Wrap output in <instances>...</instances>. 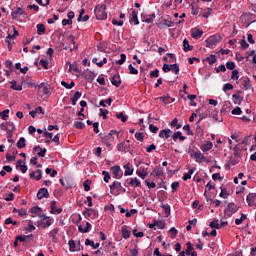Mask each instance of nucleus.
<instances>
[{
	"mask_svg": "<svg viewBox=\"0 0 256 256\" xmlns=\"http://www.w3.org/2000/svg\"><path fill=\"white\" fill-rule=\"evenodd\" d=\"M94 13L98 21H104L107 19V6L105 4L97 5L94 9Z\"/></svg>",
	"mask_w": 256,
	"mask_h": 256,
	"instance_id": "nucleus-1",
	"label": "nucleus"
},
{
	"mask_svg": "<svg viewBox=\"0 0 256 256\" xmlns=\"http://www.w3.org/2000/svg\"><path fill=\"white\" fill-rule=\"evenodd\" d=\"M239 211V206L235 202H230L224 209L225 217H231Z\"/></svg>",
	"mask_w": 256,
	"mask_h": 256,
	"instance_id": "nucleus-2",
	"label": "nucleus"
},
{
	"mask_svg": "<svg viewBox=\"0 0 256 256\" xmlns=\"http://www.w3.org/2000/svg\"><path fill=\"white\" fill-rule=\"evenodd\" d=\"M38 88V95L39 97H50L51 95V88L45 84V82H42L40 85L35 86Z\"/></svg>",
	"mask_w": 256,
	"mask_h": 256,
	"instance_id": "nucleus-3",
	"label": "nucleus"
},
{
	"mask_svg": "<svg viewBox=\"0 0 256 256\" xmlns=\"http://www.w3.org/2000/svg\"><path fill=\"white\" fill-rule=\"evenodd\" d=\"M113 135H119V132L111 130L110 133L102 138L103 145L106 147H111V143L115 141V137H113Z\"/></svg>",
	"mask_w": 256,
	"mask_h": 256,
	"instance_id": "nucleus-4",
	"label": "nucleus"
},
{
	"mask_svg": "<svg viewBox=\"0 0 256 256\" xmlns=\"http://www.w3.org/2000/svg\"><path fill=\"white\" fill-rule=\"evenodd\" d=\"M220 42H221V36L212 35L206 39V47L213 49V47H215Z\"/></svg>",
	"mask_w": 256,
	"mask_h": 256,
	"instance_id": "nucleus-5",
	"label": "nucleus"
},
{
	"mask_svg": "<svg viewBox=\"0 0 256 256\" xmlns=\"http://www.w3.org/2000/svg\"><path fill=\"white\" fill-rule=\"evenodd\" d=\"M30 212L32 215H37L42 221H45L47 219V216L43 213V209H41L39 206H33L30 209Z\"/></svg>",
	"mask_w": 256,
	"mask_h": 256,
	"instance_id": "nucleus-6",
	"label": "nucleus"
},
{
	"mask_svg": "<svg viewBox=\"0 0 256 256\" xmlns=\"http://www.w3.org/2000/svg\"><path fill=\"white\" fill-rule=\"evenodd\" d=\"M190 157H192V159H195L196 163H201L202 159H205V156H203L201 151L195 152V150L190 151Z\"/></svg>",
	"mask_w": 256,
	"mask_h": 256,
	"instance_id": "nucleus-7",
	"label": "nucleus"
},
{
	"mask_svg": "<svg viewBox=\"0 0 256 256\" xmlns=\"http://www.w3.org/2000/svg\"><path fill=\"white\" fill-rule=\"evenodd\" d=\"M50 207H51V213L52 214H57L59 215L60 213H63V209L57 208V202L55 200L50 202Z\"/></svg>",
	"mask_w": 256,
	"mask_h": 256,
	"instance_id": "nucleus-8",
	"label": "nucleus"
},
{
	"mask_svg": "<svg viewBox=\"0 0 256 256\" xmlns=\"http://www.w3.org/2000/svg\"><path fill=\"white\" fill-rule=\"evenodd\" d=\"M49 197V190L47 188H41L37 193L38 199H48Z\"/></svg>",
	"mask_w": 256,
	"mask_h": 256,
	"instance_id": "nucleus-9",
	"label": "nucleus"
},
{
	"mask_svg": "<svg viewBox=\"0 0 256 256\" xmlns=\"http://www.w3.org/2000/svg\"><path fill=\"white\" fill-rule=\"evenodd\" d=\"M256 199V193H249L246 197V201L249 207H254Z\"/></svg>",
	"mask_w": 256,
	"mask_h": 256,
	"instance_id": "nucleus-10",
	"label": "nucleus"
},
{
	"mask_svg": "<svg viewBox=\"0 0 256 256\" xmlns=\"http://www.w3.org/2000/svg\"><path fill=\"white\" fill-rule=\"evenodd\" d=\"M111 83L114 87H121V76H119V73L113 75Z\"/></svg>",
	"mask_w": 256,
	"mask_h": 256,
	"instance_id": "nucleus-11",
	"label": "nucleus"
},
{
	"mask_svg": "<svg viewBox=\"0 0 256 256\" xmlns=\"http://www.w3.org/2000/svg\"><path fill=\"white\" fill-rule=\"evenodd\" d=\"M141 18L144 23H153L155 21V14H142Z\"/></svg>",
	"mask_w": 256,
	"mask_h": 256,
	"instance_id": "nucleus-12",
	"label": "nucleus"
},
{
	"mask_svg": "<svg viewBox=\"0 0 256 256\" xmlns=\"http://www.w3.org/2000/svg\"><path fill=\"white\" fill-rule=\"evenodd\" d=\"M129 149H131V147L129 146V144L125 143V142H121L117 145V150L120 152H124L127 153V151H129Z\"/></svg>",
	"mask_w": 256,
	"mask_h": 256,
	"instance_id": "nucleus-13",
	"label": "nucleus"
},
{
	"mask_svg": "<svg viewBox=\"0 0 256 256\" xmlns=\"http://www.w3.org/2000/svg\"><path fill=\"white\" fill-rule=\"evenodd\" d=\"M201 151L207 153V151H211L213 149V143L211 141H207L200 146Z\"/></svg>",
	"mask_w": 256,
	"mask_h": 256,
	"instance_id": "nucleus-14",
	"label": "nucleus"
},
{
	"mask_svg": "<svg viewBox=\"0 0 256 256\" xmlns=\"http://www.w3.org/2000/svg\"><path fill=\"white\" fill-rule=\"evenodd\" d=\"M171 129H163L159 132L160 139H169L171 137Z\"/></svg>",
	"mask_w": 256,
	"mask_h": 256,
	"instance_id": "nucleus-15",
	"label": "nucleus"
},
{
	"mask_svg": "<svg viewBox=\"0 0 256 256\" xmlns=\"http://www.w3.org/2000/svg\"><path fill=\"white\" fill-rule=\"evenodd\" d=\"M114 179H121V168L119 166H113L111 168Z\"/></svg>",
	"mask_w": 256,
	"mask_h": 256,
	"instance_id": "nucleus-16",
	"label": "nucleus"
},
{
	"mask_svg": "<svg viewBox=\"0 0 256 256\" xmlns=\"http://www.w3.org/2000/svg\"><path fill=\"white\" fill-rule=\"evenodd\" d=\"M128 185H130V187H141V180L137 177L130 178Z\"/></svg>",
	"mask_w": 256,
	"mask_h": 256,
	"instance_id": "nucleus-17",
	"label": "nucleus"
},
{
	"mask_svg": "<svg viewBox=\"0 0 256 256\" xmlns=\"http://www.w3.org/2000/svg\"><path fill=\"white\" fill-rule=\"evenodd\" d=\"M11 15H12L13 19H17V17H19V15H25V11H23L22 8L18 7V8H16V10L12 11Z\"/></svg>",
	"mask_w": 256,
	"mask_h": 256,
	"instance_id": "nucleus-18",
	"label": "nucleus"
},
{
	"mask_svg": "<svg viewBox=\"0 0 256 256\" xmlns=\"http://www.w3.org/2000/svg\"><path fill=\"white\" fill-rule=\"evenodd\" d=\"M132 16L130 18V23H134V25H139V18L137 17V11L135 9H132Z\"/></svg>",
	"mask_w": 256,
	"mask_h": 256,
	"instance_id": "nucleus-19",
	"label": "nucleus"
},
{
	"mask_svg": "<svg viewBox=\"0 0 256 256\" xmlns=\"http://www.w3.org/2000/svg\"><path fill=\"white\" fill-rule=\"evenodd\" d=\"M232 99L235 105H241V103H243V96L239 94H233Z\"/></svg>",
	"mask_w": 256,
	"mask_h": 256,
	"instance_id": "nucleus-20",
	"label": "nucleus"
},
{
	"mask_svg": "<svg viewBox=\"0 0 256 256\" xmlns=\"http://www.w3.org/2000/svg\"><path fill=\"white\" fill-rule=\"evenodd\" d=\"M78 231L80 233H89L91 231V223L87 222L85 228H83V226L79 225Z\"/></svg>",
	"mask_w": 256,
	"mask_h": 256,
	"instance_id": "nucleus-21",
	"label": "nucleus"
},
{
	"mask_svg": "<svg viewBox=\"0 0 256 256\" xmlns=\"http://www.w3.org/2000/svg\"><path fill=\"white\" fill-rule=\"evenodd\" d=\"M95 77H97V74L95 72H88L85 75V79L86 81H88V83H93Z\"/></svg>",
	"mask_w": 256,
	"mask_h": 256,
	"instance_id": "nucleus-22",
	"label": "nucleus"
},
{
	"mask_svg": "<svg viewBox=\"0 0 256 256\" xmlns=\"http://www.w3.org/2000/svg\"><path fill=\"white\" fill-rule=\"evenodd\" d=\"M191 37H193V39H201V37H203V31L199 29L192 30Z\"/></svg>",
	"mask_w": 256,
	"mask_h": 256,
	"instance_id": "nucleus-23",
	"label": "nucleus"
},
{
	"mask_svg": "<svg viewBox=\"0 0 256 256\" xmlns=\"http://www.w3.org/2000/svg\"><path fill=\"white\" fill-rule=\"evenodd\" d=\"M16 146L18 147V149H25V147H27L25 137H21L16 143Z\"/></svg>",
	"mask_w": 256,
	"mask_h": 256,
	"instance_id": "nucleus-24",
	"label": "nucleus"
},
{
	"mask_svg": "<svg viewBox=\"0 0 256 256\" xmlns=\"http://www.w3.org/2000/svg\"><path fill=\"white\" fill-rule=\"evenodd\" d=\"M10 84H11L10 89H13V91H23V86L21 85L17 86V81L12 80Z\"/></svg>",
	"mask_w": 256,
	"mask_h": 256,
	"instance_id": "nucleus-25",
	"label": "nucleus"
},
{
	"mask_svg": "<svg viewBox=\"0 0 256 256\" xmlns=\"http://www.w3.org/2000/svg\"><path fill=\"white\" fill-rule=\"evenodd\" d=\"M122 237L124 239H129L131 237V231L127 229V226H123L121 229Z\"/></svg>",
	"mask_w": 256,
	"mask_h": 256,
	"instance_id": "nucleus-26",
	"label": "nucleus"
},
{
	"mask_svg": "<svg viewBox=\"0 0 256 256\" xmlns=\"http://www.w3.org/2000/svg\"><path fill=\"white\" fill-rule=\"evenodd\" d=\"M136 175H138V177H140L141 179H145L147 175H149V173H147V169L142 168L136 171Z\"/></svg>",
	"mask_w": 256,
	"mask_h": 256,
	"instance_id": "nucleus-27",
	"label": "nucleus"
},
{
	"mask_svg": "<svg viewBox=\"0 0 256 256\" xmlns=\"http://www.w3.org/2000/svg\"><path fill=\"white\" fill-rule=\"evenodd\" d=\"M183 47H184L185 53H187L188 51H193V46H191V45L189 44V40H187V38H185V39L183 40Z\"/></svg>",
	"mask_w": 256,
	"mask_h": 256,
	"instance_id": "nucleus-28",
	"label": "nucleus"
},
{
	"mask_svg": "<svg viewBox=\"0 0 256 256\" xmlns=\"http://www.w3.org/2000/svg\"><path fill=\"white\" fill-rule=\"evenodd\" d=\"M57 233H59V228H54L49 233L50 237H52L53 243H57Z\"/></svg>",
	"mask_w": 256,
	"mask_h": 256,
	"instance_id": "nucleus-29",
	"label": "nucleus"
},
{
	"mask_svg": "<svg viewBox=\"0 0 256 256\" xmlns=\"http://www.w3.org/2000/svg\"><path fill=\"white\" fill-rule=\"evenodd\" d=\"M124 169H125V172H124L125 177H127L129 175H133V168H131V164L130 163L125 164L124 165Z\"/></svg>",
	"mask_w": 256,
	"mask_h": 256,
	"instance_id": "nucleus-30",
	"label": "nucleus"
},
{
	"mask_svg": "<svg viewBox=\"0 0 256 256\" xmlns=\"http://www.w3.org/2000/svg\"><path fill=\"white\" fill-rule=\"evenodd\" d=\"M121 182L114 181L112 185H110V190L115 191L117 189L118 191H121Z\"/></svg>",
	"mask_w": 256,
	"mask_h": 256,
	"instance_id": "nucleus-31",
	"label": "nucleus"
},
{
	"mask_svg": "<svg viewBox=\"0 0 256 256\" xmlns=\"http://www.w3.org/2000/svg\"><path fill=\"white\" fill-rule=\"evenodd\" d=\"M81 97V92L77 91L75 92L74 96L71 98L72 105H77V101H79Z\"/></svg>",
	"mask_w": 256,
	"mask_h": 256,
	"instance_id": "nucleus-32",
	"label": "nucleus"
},
{
	"mask_svg": "<svg viewBox=\"0 0 256 256\" xmlns=\"http://www.w3.org/2000/svg\"><path fill=\"white\" fill-rule=\"evenodd\" d=\"M203 61H208L209 65H213L214 63H217V57L215 55H210Z\"/></svg>",
	"mask_w": 256,
	"mask_h": 256,
	"instance_id": "nucleus-33",
	"label": "nucleus"
},
{
	"mask_svg": "<svg viewBox=\"0 0 256 256\" xmlns=\"http://www.w3.org/2000/svg\"><path fill=\"white\" fill-rule=\"evenodd\" d=\"M187 99H189L191 107H197V102H195L197 95H188Z\"/></svg>",
	"mask_w": 256,
	"mask_h": 256,
	"instance_id": "nucleus-34",
	"label": "nucleus"
},
{
	"mask_svg": "<svg viewBox=\"0 0 256 256\" xmlns=\"http://www.w3.org/2000/svg\"><path fill=\"white\" fill-rule=\"evenodd\" d=\"M209 226L211 229H221V225L219 224V220L214 219L212 222H210Z\"/></svg>",
	"mask_w": 256,
	"mask_h": 256,
	"instance_id": "nucleus-35",
	"label": "nucleus"
},
{
	"mask_svg": "<svg viewBox=\"0 0 256 256\" xmlns=\"http://www.w3.org/2000/svg\"><path fill=\"white\" fill-rule=\"evenodd\" d=\"M243 87L246 91H248V89H252L253 91V87H251V80L249 78L244 79Z\"/></svg>",
	"mask_w": 256,
	"mask_h": 256,
	"instance_id": "nucleus-36",
	"label": "nucleus"
},
{
	"mask_svg": "<svg viewBox=\"0 0 256 256\" xmlns=\"http://www.w3.org/2000/svg\"><path fill=\"white\" fill-rule=\"evenodd\" d=\"M14 125L13 122L9 121V122H4L0 125L1 130L2 131H9V127H11V125Z\"/></svg>",
	"mask_w": 256,
	"mask_h": 256,
	"instance_id": "nucleus-37",
	"label": "nucleus"
},
{
	"mask_svg": "<svg viewBox=\"0 0 256 256\" xmlns=\"http://www.w3.org/2000/svg\"><path fill=\"white\" fill-rule=\"evenodd\" d=\"M11 129L7 131V139H12L13 138V131H15V124H9Z\"/></svg>",
	"mask_w": 256,
	"mask_h": 256,
	"instance_id": "nucleus-38",
	"label": "nucleus"
},
{
	"mask_svg": "<svg viewBox=\"0 0 256 256\" xmlns=\"http://www.w3.org/2000/svg\"><path fill=\"white\" fill-rule=\"evenodd\" d=\"M62 87H65V89H73V86L75 85V82L72 81L70 84L67 83L66 81L62 80L61 81Z\"/></svg>",
	"mask_w": 256,
	"mask_h": 256,
	"instance_id": "nucleus-39",
	"label": "nucleus"
},
{
	"mask_svg": "<svg viewBox=\"0 0 256 256\" xmlns=\"http://www.w3.org/2000/svg\"><path fill=\"white\" fill-rule=\"evenodd\" d=\"M36 28H37L38 35H43V33H45V25L37 24Z\"/></svg>",
	"mask_w": 256,
	"mask_h": 256,
	"instance_id": "nucleus-40",
	"label": "nucleus"
},
{
	"mask_svg": "<svg viewBox=\"0 0 256 256\" xmlns=\"http://www.w3.org/2000/svg\"><path fill=\"white\" fill-rule=\"evenodd\" d=\"M195 173V169H190L188 173H185L183 175V181H188V179H191V175Z\"/></svg>",
	"mask_w": 256,
	"mask_h": 256,
	"instance_id": "nucleus-41",
	"label": "nucleus"
},
{
	"mask_svg": "<svg viewBox=\"0 0 256 256\" xmlns=\"http://www.w3.org/2000/svg\"><path fill=\"white\" fill-rule=\"evenodd\" d=\"M69 41L74 45L73 48H70V51H75V49H78V46L75 44V36L69 35L68 36Z\"/></svg>",
	"mask_w": 256,
	"mask_h": 256,
	"instance_id": "nucleus-42",
	"label": "nucleus"
},
{
	"mask_svg": "<svg viewBox=\"0 0 256 256\" xmlns=\"http://www.w3.org/2000/svg\"><path fill=\"white\" fill-rule=\"evenodd\" d=\"M212 13L213 9L206 8L205 11L202 13V17H204V19H208L209 15H212Z\"/></svg>",
	"mask_w": 256,
	"mask_h": 256,
	"instance_id": "nucleus-43",
	"label": "nucleus"
},
{
	"mask_svg": "<svg viewBox=\"0 0 256 256\" xmlns=\"http://www.w3.org/2000/svg\"><path fill=\"white\" fill-rule=\"evenodd\" d=\"M170 71L175 73V75H179V65L178 64H171Z\"/></svg>",
	"mask_w": 256,
	"mask_h": 256,
	"instance_id": "nucleus-44",
	"label": "nucleus"
},
{
	"mask_svg": "<svg viewBox=\"0 0 256 256\" xmlns=\"http://www.w3.org/2000/svg\"><path fill=\"white\" fill-rule=\"evenodd\" d=\"M128 69H129L130 75H137L139 73V70L133 67V64H129Z\"/></svg>",
	"mask_w": 256,
	"mask_h": 256,
	"instance_id": "nucleus-45",
	"label": "nucleus"
},
{
	"mask_svg": "<svg viewBox=\"0 0 256 256\" xmlns=\"http://www.w3.org/2000/svg\"><path fill=\"white\" fill-rule=\"evenodd\" d=\"M116 118L120 119L122 121V123H126L127 122V116H125L123 114V112L116 113Z\"/></svg>",
	"mask_w": 256,
	"mask_h": 256,
	"instance_id": "nucleus-46",
	"label": "nucleus"
},
{
	"mask_svg": "<svg viewBox=\"0 0 256 256\" xmlns=\"http://www.w3.org/2000/svg\"><path fill=\"white\" fill-rule=\"evenodd\" d=\"M233 156L236 157V159H241V149L235 147L233 150Z\"/></svg>",
	"mask_w": 256,
	"mask_h": 256,
	"instance_id": "nucleus-47",
	"label": "nucleus"
},
{
	"mask_svg": "<svg viewBox=\"0 0 256 256\" xmlns=\"http://www.w3.org/2000/svg\"><path fill=\"white\" fill-rule=\"evenodd\" d=\"M0 117H2L3 121H7V118L9 117V109L0 112Z\"/></svg>",
	"mask_w": 256,
	"mask_h": 256,
	"instance_id": "nucleus-48",
	"label": "nucleus"
},
{
	"mask_svg": "<svg viewBox=\"0 0 256 256\" xmlns=\"http://www.w3.org/2000/svg\"><path fill=\"white\" fill-rule=\"evenodd\" d=\"M84 191H91V181L86 180L83 182Z\"/></svg>",
	"mask_w": 256,
	"mask_h": 256,
	"instance_id": "nucleus-49",
	"label": "nucleus"
},
{
	"mask_svg": "<svg viewBox=\"0 0 256 256\" xmlns=\"http://www.w3.org/2000/svg\"><path fill=\"white\" fill-rule=\"evenodd\" d=\"M222 91H224V92L233 91V84H231V83L224 84Z\"/></svg>",
	"mask_w": 256,
	"mask_h": 256,
	"instance_id": "nucleus-50",
	"label": "nucleus"
},
{
	"mask_svg": "<svg viewBox=\"0 0 256 256\" xmlns=\"http://www.w3.org/2000/svg\"><path fill=\"white\" fill-rule=\"evenodd\" d=\"M100 117H103V119H107V115H109V110L100 108Z\"/></svg>",
	"mask_w": 256,
	"mask_h": 256,
	"instance_id": "nucleus-51",
	"label": "nucleus"
},
{
	"mask_svg": "<svg viewBox=\"0 0 256 256\" xmlns=\"http://www.w3.org/2000/svg\"><path fill=\"white\" fill-rule=\"evenodd\" d=\"M35 180L36 181H41V179L43 178V171L41 170H36L35 171Z\"/></svg>",
	"mask_w": 256,
	"mask_h": 256,
	"instance_id": "nucleus-52",
	"label": "nucleus"
},
{
	"mask_svg": "<svg viewBox=\"0 0 256 256\" xmlns=\"http://www.w3.org/2000/svg\"><path fill=\"white\" fill-rule=\"evenodd\" d=\"M171 127H176V129H181V124H179V120H177V118H174L172 120Z\"/></svg>",
	"mask_w": 256,
	"mask_h": 256,
	"instance_id": "nucleus-53",
	"label": "nucleus"
},
{
	"mask_svg": "<svg viewBox=\"0 0 256 256\" xmlns=\"http://www.w3.org/2000/svg\"><path fill=\"white\" fill-rule=\"evenodd\" d=\"M74 127L76 129H85V123L81 122V121H76L74 123Z\"/></svg>",
	"mask_w": 256,
	"mask_h": 256,
	"instance_id": "nucleus-54",
	"label": "nucleus"
},
{
	"mask_svg": "<svg viewBox=\"0 0 256 256\" xmlns=\"http://www.w3.org/2000/svg\"><path fill=\"white\" fill-rule=\"evenodd\" d=\"M186 245H187V249L185 251L186 255H191V253H192L191 251H193V249H194L193 245L191 244V242H187Z\"/></svg>",
	"mask_w": 256,
	"mask_h": 256,
	"instance_id": "nucleus-55",
	"label": "nucleus"
},
{
	"mask_svg": "<svg viewBox=\"0 0 256 256\" xmlns=\"http://www.w3.org/2000/svg\"><path fill=\"white\" fill-rule=\"evenodd\" d=\"M163 25H164L165 27H174V26H175V22H173V21H171V20H166V19H164V20H163Z\"/></svg>",
	"mask_w": 256,
	"mask_h": 256,
	"instance_id": "nucleus-56",
	"label": "nucleus"
},
{
	"mask_svg": "<svg viewBox=\"0 0 256 256\" xmlns=\"http://www.w3.org/2000/svg\"><path fill=\"white\" fill-rule=\"evenodd\" d=\"M172 193H177V190L179 189V182H173L171 184Z\"/></svg>",
	"mask_w": 256,
	"mask_h": 256,
	"instance_id": "nucleus-57",
	"label": "nucleus"
},
{
	"mask_svg": "<svg viewBox=\"0 0 256 256\" xmlns=\"http://www.w3.org/2000/svg\"><path fill=\"white\" fill-rule=\"evenodd\" d=\"M135 138L137 139V141H143V139H145V136L143 135V132H136Z\"/></svg>",
	"mask_w": 256,
	"mask_h": 256,
	"instance_id": "nucleus-58",
	"label": "nucleus"
},
{
	"mask_svg": "<svg viewBox=\"0 0 256 256\" xmlns=\"http://www.w3.org/2000/svg\"><path fill=\"white\" fill-rule=\"evenodd\" d=\"M240 45L242 49H248L249 48V43L245 40V37L240 41Z\"/></svg>",
	"mask_w": 256,
	"mask_h": 256,
	"instance_id": "nucleus-59",
	"label": "nucleus"
},
{
	"mask_svg": "<svg viewBox=\"0 0 256 256\" xmlns=\"http://www.w3.org/2000/svg\"><path fill=\"white\" fill-rule=\"evenodd\" d=\"M132 233H133L134 237H137V238L145 237V233H143V232H137V229H134V230L132 231Z\"/></svg>",
	"mask_w": 256,
	"mask_h": 256,
	"instance_id": "nucleus-60",
	"label": "nucleus"
},
{
	"mask_svg": "<svg viewBox=\"0 0 256 256\" xmlns=\"http://www.w3.org/2000/svg\"><path fill=\"white\" fill-rule=\"evenodd\" d=\"M177 233H179V231H177L175 227H172L170 229V234H171L172 239H175V237H177Z\"/></svg>",
	"mask_w": 256,
	"mask_h": 256,
	"instance_id": "nucleus-61",
	"label": "nucleus"
},
{
	"mask_svg": "<svg viewBox=\"0 0 256 256\" xmlns=\"http://www.w3.org/2000/svg\"><path fill=\"white\" fill-rule=\"evenodd\" d=\"M156 227H158V229H165V223L161 220H156Z\"/></svg>",
	"mask_w": 256,
	"mask_h": 256,
	"instance_id": "nucleus-62",
	"label": "nucleus"
},
{
	"mask_svg": "<svg viewBox=\"0 0 256 256\" xmlns=\"http://www.w3.org/2000/svg\"><path fill=\"white\" fill-rule=\"evenodd\" d=\"M226 67H227V69H229L230 71H233V69H235V62H227V63H226Z\"/></svg>",
	"mask_w": 256,
	"mask_h": 256,
	"instance_id": "nucleus-63",
	"label": "nucleus"
},
{
	"mask_svg": "<svg viewBox=\"0 0 256 256\" xmlns=\"http://www.w3.org/2000/svg\"><path fill=\"white\" fill-rule=\"evenodd\" d=\"M68 245H69L70 251H75L76 244L74 240H69Z\"/></svg>",
	"mask_w": 256,
	"mask_h": 256,
	"instance_id": "nucleus-64",
	"label": "nucleus"
}]
</instances>
